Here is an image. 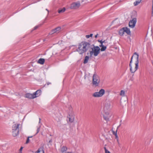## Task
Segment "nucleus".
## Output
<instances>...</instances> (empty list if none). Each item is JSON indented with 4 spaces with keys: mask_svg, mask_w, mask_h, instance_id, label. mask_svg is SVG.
<instances>
[{
    "mask_svg": "<svg viewBox=\"0 0 153 153\" xmlns=\"http://www.w3.org/2000/svg\"><path fill=\"white\" fill-rule=\"evenodd\" d=\"M139 54L135 52L131 57L129 66L130 71L132 73H134L137 69L139 64Z\"/></svg>",
    "mask_w": 153,
    "mask_h": 153,
    "instance_id": "nucleus-1",
    "label": "nucleus"
},
{
    "mask_svg": "<svg viewBox=\"0 0 153 153\" xmlns=\"http://www.w3.org/2000/svg\"><path fill=\"white\" fill-rule=\"evenodd\" d=\"M91 48V45L88 42H82L79 44L76 51L80 54H82L89 50Z\"/></svg>",
    "mask_w": 153,
    "mask_h": 153,
    "instance_id": "nucleus-2",
    "label": "nucleus"
},
{
    "mask_svg": "<svg viewBox=\"0 0 153 153\" xmlns=\"http://www.w3.org/2000/svg\"><path fill=\"white\" fill-rule=\"evenodd\" d=\"M92 49L91 51H89V54L90 57H93L94 56H98L100 53V48L98 46H94V47H92L91 45V48Z\"/></svg>",
    "mask_w": 153,
    "mask_h": 153,
    "instance_id": "nucleus-3",
    "label": "nucleus"
},
{
    "mask_svg": "<svg viewBox=\"0 0 153 153\" xmlns=\"http://www.w3.org/2000/svg\"><path fill=\"white\" fill-rule=\"evenodd\" d=\"M110 103L109 102L105 104L103 108L104 111L105 113L103 117L104 119L106 121L108 120L111 117V115H109V111L108 110L110 108Z\"/></svg>",
    "mask_w": 153,
    "mask_h": 153,
    "instance_id": "nucleus-4",
    "label": "nucleus"
},
{
    "mask_svg": "<svg viewBox=\"0 0 153 153\" xmlns=\"http://www.w3.org/2000/svg\"><path fill=\"white\" fill-rule=\"evenodd\" d=\"M100 81L99 77L97 74H94L93 76L92 83L93 85L96 86H98Z\"/></svg>",
    "mask_w": 153,
    "mask_h": 153,
    "instance_id": "nucleus-5",
    "label": "nucleus"
},
{
    "mask_svg": "<svg viewBox=\"0 0 153 153\" xmlns=\"http://www.w3.org/2000/svg\"><path fill=\"white\" fill-rule=\"evenodd\" d=\"M105 93V90L104 89H101L99 92L94 93L92 94V96L95 97H99L102 96Z\"/></svg>",
    "mask_w": 153,
    "mask_h": 153,
    "instance_id": "nucleus-6",
    "label": "nucleus"
},
{
    "mask_svg": "<svg viewBox=\"0 0 153 153\" xmlns=\"http://www.w3.org/2000/svg\"><path fill=\"white\" fill-rule=\"evenodd\" d=\"M136 22V19L135 18H133L129 22V26L131 28H133L135 27Z\"/></svg>",
    "mask_w": 153,
    "mask_h": 153,
    "instance_id": "nucleus-7",
    "label": "nucleus"
},
{
    "mask_svg": "<svg viewBox=\"0 0 153 153\" xmlns=\"http://www.w3.org/2000/svg\"><path fill=\"white\" fill-rule=\"evenodd\" d=\"M80 6L79 2H74L71 4L70 8L72 9H76L78 8Z\"/></svg>",
    "mask_w": 153,
    "mask_h": 153,
    "instance_id": "nucleus-8",
    "label": "nucleus"
},
{
    "mask_svg": "<svg viewBox=\"0 0 153 153\" xmlns=\"http://www.w3.org/2000/svg\"><path fill=\"white\" fill-rule=\"evenodd\" d=\"M35 95L33 94H27L25 95V97L29 99H34L36 98V96H34Z\"/></svg>",
    "mask_w": 153,
    "mask_h": 153,
    "instance_id": "nucleus-9",
    "label": "nucleus"
},
{
    "mask_svg": "<svg viewBox=\"0 0 153 153\" xmlns=\"http://www.w3.org/2000/svg\"><path fill=\"white\" fill-rule=\"evenodd\" d=\"M68 118L69 122L70 123H72L74 121V117L73 115L69 114L68 116Z\"/></svg>",
    "mask_w": 153,
    "mask_h": 153,
    "instance_id": "nucleus-10",
    "label": "nucleus"
},
{
    "mask_svg": "<svg viewBox=\"0 0 153 153\" xmlns=\"http://www.w3.org/2000/svg\"><path fill=\"white\" fill-rule=\"evenodd\" d=\"M61 28L60 27H58L55 29L52 30L51 31V33L52 34L54 33H58L61 30Z\"/></svg>",
    "mask_w": 153,
    "mask_h": 153,
    "instance_id": "nucleus-11",
    "label": "nucleus"
},
{
    "mask_svg": "<svg viewBox=\"0 0 153 153\" xmlns=\"http://www.w3.org/2000/svg\"><path fill=\"white\" fill-rule=\"evenodd\" d=\"M19 124H15L12 127V130H18L19 131Z\"/></svg>",
    "mask_w": 153,
    "mask_h": 153,
    "instance_id": "nucleus-12",
    "label": "nucleus"
},
{
    "mask_svg": "<svg viewBox=\"0 0 153 153\" xmlns=\"http://www.w3.org/2000/svg\"><path fill=\"white\" fill-rule=\"evenodd\" d=\"M19 131L18 130H12V134L13 136L16 137L17 136L19 133Z\"/></svg>",
    "mask_w": 153,
    "mask_h": 153,
    "instance_id": "nucleus-13",
    "label": "nucleus"
},
{
    "mask_svg": "<svg viewBox=\"0 0 153 153\" xmlns=\"http://www.w3.org/2000/svg\"><path fill=\"white\" fill-rule=\"evenodd\" d=\"M41 90H37L36 91L33 93V94L35 95L34 96H35L36 98L39 96L41 94Z\"/></svg>",
    "mask_w": 153,
    "mask_h": 153,
    "instance_id": "nucleus-14",
    "label": "nucleus"
},
{
    "mask_svg": "<svg viewBox=\"0 0 153 153\" xmlns=\"http://www.w3.org/2000/svg\"><path fill=\"white\" fill-rule=\"evenodd\" d=\"M124 32H125L127 34L129 35L130 34L131 32L130 29L127 27H123Z\"/></svg>",
    "mask_w": 153,
    "mask_h": 153,
    "instance_id": "nucleus-15",
    "label": "nucleus"
},
{
    "mask_svg": "<svg viewBox=\"0 0 153 153\" xmlns=\"http://www.w3.org/2000/svg\"><path fill=\"white\" fill-rule=\"evenodd\" d=\"M45 61V59L43 58H40L38 61V63L40 64L43 65L44 64Z\"/></svg>",
    "mask_w": 153,
    "mask_h": 153,
    "instance_id": "nucleus-16",
    "label": "nucleus"
},
{
    "mask_svg": "<svg viewBox=\"0 0 153 153\" xmlns=\"http://www.w3.org/2000/svg\"><path fill=\"white\" fill-rule=\"evenodd\" d=\"M124 33V30L123 27L119 31V33L120 36H122L123 35Z\"/></svg>",
    "mask_w": 153,
    "mask_h": 153,
    "instance_id": "nucleus-17",
    "label": "nucleus"
},
{
    "mask_svg": "<svg viewBox=\"0 0 153 153\" xmlns=\"http://www.w3.org/2000/svg\"><path fill=\"white\" fill-rule=\"evenodd\" d=\"M67 149L66 146H63L61 148V151L62 153H64L67 150Z\"/></svg>",
    "mask_w": 153,
    "mask_h": 153,
    "instance_id": "nucleus-18",
    "label": "nucleus"
},
{
    "mask_svg": "<svg viewBox=\"0 0 153 153\" xmlns=\"http://www.w3.org/2000/svg\"><path fill=\"white\" fill-rule=\"evenodd\" d=\"M65 10V8L63 7L62 9H59L58 10V12L59 13H60L64 12Z\"/></svg>",
    "mask_w": 153,
    "mask_h": 153,
    "instance_id": "nucleus-19",
    "label": "nucleus"
},
{
    "mask_svg": "<svg viewBox=\"0 0 153 153\" xmlns=\"http://www.w3.org/2000/svg\"><path fill=\"white\" fill-rule=\"evenodd\" d=\"M89 57L88 56H86L85 57V59L84 60L83 63L84 64H86L87 63L88 61Z\"/></svg>",
    "mask_w": 153,
    "mask_h": 153,
    "instance_id": "nucleus-20",
    "label": "nucleus"
},
{
    "mask_svg": "<svg viewBox=\"0 0 153 153\" xmlns=\"http://www.w3.org/2000/svg\"><path fill=\"white\" fill-rule=\"evenodd\" d=\"M101 47L102 48L101 49H100V50H101V51H105L106 49V47L105 46H104L103 45L101 46Z\"/></svg>",
    "mask_w": 153,
    "mask_h": 153,
    "instance_id": "nucleus-21",
    "label": "nucleus"
},
{
    "mask_svg": "<svg viewBox=\"0 0 153 153\" xmlns=\"http://www.w3.org/2000/svg\"><path fill=\"white\" fill-rule=\"evenodd\" d=\"M140 0H138V1H136L135 2H134V6H136L138 4L141 2Z\"/></svg>",
    "mask_w": 153,
    "mask_h": 153,
    "instance_id": "nucleus-22",
    "label": "nucleus"
},
{
    "mask_svg": "<svg viewBox=\"0 0 153 153\" xmlns=\"http://www.w3.org/2000/svg\"><path fill=\"white\" fill-rule=\"evenodd\" d=\"M36 153H45L43 150L41 149H39L36 152Z\"/></svg>",
    "mask_w": 153,
    "mask_h": 153,
    "instance_id": "nucleus-23",
    "label": "nucleus"
},
{
    "mask_svg": "<svg viewBox=\"0 0 153 153\" xmlns=\"http://www.w3.org/2000/svg\"><path fill=\"white\" fill-rule=\"evenodd\" d=\"M41 127V125H40L39 126H37V129L36 130V134H38L40 130V128Z\"/></svg>",
    "mask_w": 153,
    "mask_h": 153,
    "instance_id": "nucleus-24",
    "label": "nucleus"
},
{
    "mask_svg": "<svg viewBox=\"0 0 153 153\" xmlns=\"http://www.w3.org/2000/svg\"><path fill=\"white\" fill-rule=\"evenodd\" d=\"M120 94L121 96H124L125 95V91L123 90H122Z\"/></svg>",
    "mask_w": 153,
    "mask_h": 153,
    "instance_id": "nucleus-25",
    "label": "nucleus"
},
{
    "mask_svg": "<svg viewBox=\"0 0 153 153\" xmlns=\"http://www.w3.org/2000/svg\"><path fill=\"white\" fill-rule=\"evenodd\" d=\"M92 34H91L90 35H87L86 36V37L87 38H89L90 37H91L93 36Z\"/></svg>",
    "mask_w": 153,
    "mask_h": 153,
    "instance_id": "nucleus-26",
    "label": "nucleus"
},
{
    "mask_svg": "<svg viewBox=\"0 0 153 153\" xmlns=\"http://www.w3.org/2000/svg\"><path fill=\"white\" fill-rule=\"evenodd\" d=\"M98 41L100 42V43H101V45H100V47H101V46L103 45V41L102 40H99Z\"/></svg>",
    "mask_w": 153,
    "mask_h": 153,
    "instance_id": "nucleus-27",
    "label": "nucleus"
},
{
    "mask_svg": "<svg viewBox=\"0 0 153 153\" xmlns=\"http://www.w3.org/2000/svg\"><path fill=\"white\" fill-rule=\"evenodd\" d=\"M104 149L105 150V153H110V152L107 150L105 147H104Z\"/></svg>",
    "mask_w": 153,
    "mask_h": 153,
    "instance_id": "nucleus-28",
    "label": "nucleus"
},
{
    "mask_svg": "<svg viewBox=\"0 0 153 153\" xmlns=\"http://www.w3.org/2000/svg\"><path fill=\"white\" fill-rule=\"evenodd\" d=\"M39 25H36V26H35L34 27V30H36V29H37L39 27Z\"/></svg>",
    "mask_w": 153,
    "mask_h": 153,
    "instance_id": "nucleus-29",
    "label": "nucleus"
},
{
    "mask_svg": "<svg viewBox=\"0 0 153 153\" xmlns=\"http://www.w3.org/2000/svg\"><path fill=\"white\" fill-rule=\"evenodd\" d=\"M152 15L153 16V0L152 1Z\"/></svg>",
    "mask_w": 153,
    "mask_h": 153,
    "instance_id": "nucleus-30",
    "label": "nucleus"
},
{
    "mask_svg": "<svg viewBox=\"0 0 153 153\" xmlns=\"http://www.w3.org/2000/svg\"><path fill=\"white\" fill-rule=\"evenodd\" d=\"M29 137H28L27 139V140L26 141V143H28L29 142Z\"/></svg>",
    "mask_w": 153,
    "mask_h": 153,
    "instance_id": "nucleus-31",
    "label": "nucleus"
},
{
    "mask_svg": "<svg viewBox=\"0 0 153 153\" xmlns=\"http://www.w3.org/2000/svg\"><path fill=\"white\" fill-rule=\"evenodd\" d=\"M23 147H21V148H20V149H19V150H20V152L19 153H22V149H23Z\"/></svg>",
    "mask_w": 153,
    "mask_h": 153,
    "instance_id": "nucleus-32",
    "label": "nucleus"
},
{
    "mask_svg": "<svg viewBox=\"0 0 153 153\" xmlns=\"http://www.w3.org/2000/svg\"><path fill=\"white\" fill-rule=\"evenodd\" d=\"M115 138L116 139H117L118 138V137L117 135V134H116L115 133Z\"/></svg>",
    "mask_w": 153,
    "mask_h": 153,
    "instance_id": "nucleus-33",
    "label": "nucleus"
},
{
    "mask_svg": "<svg viewBox=\"0 0 153 153\" xmlns=\"http://www.w3.org/2000/svg\"><path fill=\"white\" fill-rule=\"evenodd\" d=\"M41 120V119L40 118H39V126L40 125H41V124L40 123Z\"/></svg>",
    "mask_w": 153,
    "mask_h": 153,
    "instance_id": "nucleus-34",
    "label": "nucleus"
},
{
    "mask_svg": "<svg viewBox=\"0 0 153 153\" xmlns=\"http://www.w3.org/2000/svg\"><path fill=\"white\" fill-rule=\"evenodd\" d=\"M117 130L116 132L115 131H113V133L114 134V135H115V133L117 134Z\"/></svg>",
    "mask_w": 153,
    "mask_h": 153,
    "instance_id": "nucleus-35",
    "label": "nucleus"
},
{
    "mask_svg": "<svg viewBox=\"0 0 153 153\" xmlns=\"http://www.w3.org/2000/svg\"><path fill=\"white\" fill-rule=\"evenodd\" d=\"M117 140V142L118 143V144L119 145L120 144V143H119V138L117 139H116Z\"/></svg>",
    "mask_w": 153,
    "mask_h": 153,
    "instance_id": "nucleus-36",
    "label": "nucleus"
},
{
    "mask_svg": "<svg viewBox=\"0 0 153 153\" xmlns=\"http://www.w3.org/2000/svg\"><path fill=\"white\" fill-rule=\"evenodd\" d=\"M98 35V34H96V35L95 36V37L96 38H97V37Z\"/></svg>",
    "mask_w": 153,
    "mask_h": 153,
    "instance_id": "nucleus-37",
    "label": "nucleus"
},
{
    "mask_svg": "<svg viewBox=\"0 0 153 153\" xmlns=\"http://www.w3.org/2000/svg\"><path fill=\"white\" fill-rule=\"evenodd\" d=\"M47 85H49V84H50V83H49V82H48L47 83Z\"/></svg>",
    "mask_w": 153,
    "mask_h": 153,
    "instance_id": "nucleus-38",
    "label": "nucleus"
},
{
    "mask_svg": "<svg viewBox=\"0 0 153 153\" xmlns=\"http://www.w3.org/2000/svg\"><path fill=\"white\" fill-rule=\"evenodd\" d=\"M46 10H47V11H48V13L49 12V11L48 10V9H46Z\"/></svg>",
    "mask_w": 153,
    "mask_h": 153,
    "instance_id": "nucleus-39",
    "label": "nucleus"
},
{
    "mask_svg": "<svg viewBox=\"0 0 153 153\" xmlns=\"http://www.w3.org/2000/svg\"><path fill=\"white\" fill-rule=\"evenodd\" d=\"M103 43L105 42V41H103Z\"/></svg>",
    "mask_w": 153,
    "mask_h": 153,
    "instance_id": "nucleus-40",
    "label": "nucleus"
},
{
    "mask_svg": "<svg viewBox=\"0 0 153 153\" xmlns=\"http://www.w3.org/2000/svg\"><path fill=\"white\" fill-rule=\"evenodd\" d=\"M119 126L117 127V129L118 128Z\"/></svg>",
    "mask_w": 153,
    "mask_h": 153,
    "instance_id": "nucleus-41",
    "label": "nucleus"
}]
</instances>
